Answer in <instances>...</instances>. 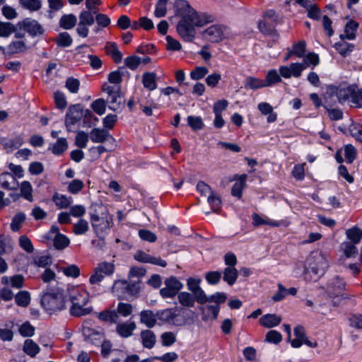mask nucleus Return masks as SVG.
Returning a JSON list of instances; mask_svg holds the SVG:
<instances>
[{
	"label": "nucleus",
	"mask_w": 362,
	"mask_h": 362,
	"mask_svg": "<svg viewBox=\"0 0 362 362\" xmlns=\"http://www.w3.org/2000/svg\"><path fill=\"white\" fill-rule=\"evenodd\" d=\"M134 258L140 262L150 263L161 267H165L167 266L166 261L161 259L160 257H153L143 251H138L135 254Z\"/></svg>",
	"instance_id": "13"
},
{
	"label": "nucleus",
	"mask_w": 362,
	"mask_h": 362,
	"mask_svg": "<svg viewBox=\"0 0 362 362\" xmlns=\"http://www.w3.org/2000/svg\"><path fill=\"white\" fill-rule=\"evenodd\" d=\"M274 27L275 25L267 20L261 21L258 23V28L261 33L264 35L279 36Z\"/></svg>",
	"instance_id": "37"
},
{
	"label": "nucleus",
	"mask_w": 362,
	"mask_h": 362,
	"mask_svg": "<svg viewBox=\"0 0 362 362\" xmlns=\"http://www.w3.org/2000/svg\"><path fill=\"white\" fill-rule=\"evenodd\" d=\"M168 2V0H158L154 11V16L156 17L162 18L166 15Z\"/></svg>",
	"instance_id": "53"
},
{
	"label": "nucleus",
	"mask_w": 362,
	"mask_h": 362,
	"mask_svg": "<svg viewBox=\"0 0 362 362\" xmlns=\"http://www.w3.org/2000/svg\"><path fill=\"white\" fill-rule=\"evenodd\" d=\"M165 286H168L176 293L183 288V284L175 276H170L165 280Z\"/></svg>",
	"instance_id": "57"
},
{
	"label": "nucleus",
	"mask_w": 362,
	"mask_h": 362,
	"mask_svg": "<svg viewBox=\"0 0 362 362\" xmlns=\"http://www.w3.org/2000/svg\"><path fill=\"white\" fill-rule=\"evenodd\" d=\"M142 83L149 90H153L157 88L156 74L153 72H145L142 76Z\"/></svg>",
	"instance_id": "30"
},
{
	"label": "nucleus",
	"mask_w": 362,
	"mask_h": 362,
	"mask_svg": "<svg viewBox=\"0 0 362 362\" xmlns=\"http://www.w3.org/2000/svg\"><path fill=\"white\" fill-rule=\"evenodd\" d=\"M33 187L28 181H23L21 184V196L29 202H32L33 198Z\"/></svg>",
	"instance_id": "47"
},
{
	"label": "nucleus",
	"mask_w": 362,
	"mask_h": 362,
	"mask_svg": "<svg viewBox=\"0 0 362 362\" xmlns=\"http://www.w3.org/2000/svg\"><path fill=\"white\" fill-rule=\"evenodd\" d=\"M293 55L298 58H302L305 56L306 52V43L301 40L294 44L291 48Z\"/></svg>",
	"instance_id": "52"
},
{
	"label": "nucleus",
	"mask_w": 362,
	"mask_h": 362,
	"mask_svg": "<svg viewBox=\"0 0 362 362\" xmlns=\"http://www.w3.org/2000/svg\"><path fill=\"white\" fill-rule=\"evenodd\" d=\"M90 221L94 231L99 235L106 233L110 229L112 218L107 216H99L98 214H90Z\"/></svg>",
	"instance_id": "10"
},
{
	"label": "nucleus",
	"mask_w": 362,
	"mask_h": 362,
	"mask_svg": "<svg viewBox=\"0 0 362 362\" xmlns=\"http://www.w3.org/2000/svg\"><path fill=\"white\" fill-rule=\"evenodd\" d=\"M358 28V23L354 21H349L345 28H344V33L340 35V37L341 40H354L356 38V32Z\"/></svg>",
	"instance_id": "22"
},
{
	"label": "nucleus",
	"mask_w": 362,
	"mask_h": 362,
	"mask_svg": "<svg viewBox=\"0 0 362 362\" xmlns=\"http://www.w3.org/2000/svg\"><path fill=\"white\" fill-rule=\"evenodd\" d=\"M89 136L93 143H104L110 139H113L109 131L104 128H93Z\"/></svg>",
	"instance_id": "15"
},
{
	"label": "nucleus",
	"mask_w": 362,
	"mask_h": 362,
	"mask_svg": "<svg viewBox=\"0 0 362 362\" xmlns=\"http://www.w3.org/2000/svg\"><path fill=\"white\" fill-rule=\"evenodd\" d=\"M141 342L143 347L151 349L156 343V334L150 329L142 330L140 333Z\"/></svg>",
	"instance_id": "18"
},
{
	"label": "nucleus",
	"mask_w": 362,
	"mask_h": 362,
	"mask_svg": "<svg viewBox=\"0 0 362 362\" xmlns=\"http://www.w3.org/2000/svg\"><path fill=\"white\" fill-rule=\"evenodd\" d=\"M106 101L103 98H98L91 103V108L98 115H102L106 110Z\"/></svg>",
	"instance_id": "55"
},
{
	"label": "nucleus",
	"mask_w": 362,
	"mask_h": 362,
	"mask_svg": "<svg viewBox=\"0 0 362 362\" xmlns=\"http://www.w3.org/2000/svg\"><path fill=\"white\" fill-rule=\"evenodd\" d=\"M163 346H170L176 341V335L172 332H165L160 335Z\"/></svg>",
	"instance_id": "59"
},
{
	"label": "nucleus",
	"mask_w": 362,
	"mask_h": 362,
	"mask_svg": "<svg viewBox=\"0 0 362 362\" xmlns=\"http://www.w3.org/2000/svg\"><path fill=\"white\" fill-rule=\"evenodd\" d=\"M25 220V215L23 212H19L16 214L11 223V228L13 231L16 232L20 230L22 226L23 223Z\"/></svg>",
	"instance_id": "49"
},
{
	"label": "nucleus",
	"mask_w": 362,
	"mask_h": 362,
	"mask_svg": "<svg viewBox=\"0 0 362 362\" xmlns=\"http://www.w3.org/2000/svg\"><path fill=\"white\" fill-rule=\"evenodd\" d=\"M173 6L175 16L180 18L177 25V32L186 42L194 40L195 27H202L214 21L210 15L199 14L186 0H175Z\"/></svg>",
	"instance_id": "1"
},
{
	"label": "nucleus",
	"mask_w": 362,
	"mask_h": 362,
	"mask_svg": "<svg viewBox=\"0 0 362 362\" xmlns=\"http://www.w3.org/2000/svg\"><path fill=\"white\" fill-rule=\"evenodd\" d=\"M20 28L27 32L30 36L36 37L44 33V28L36 21L31 18H25L18 23Z\"/></svg>",
	"instance_id": "12"
},
{
	"label": "nucleus",
	"mask_w": 362,
	"mask_h": 362,
	"mask_svg": "<svg viewBox=\"0 0 362 362\" xmlns=\"http://www.w3.org/2000/svg\"><path fill=\"white\" fill-rule=\"evenodd\" d=\"M294 335L296 338L291 341V344L293 348H299L303 344V340L306 337L304 327L297 326L294 328Z\"/></svg>",
	"instance_id": "36"
},
{
	"label": "nucleus",
	"mask_w": 362,
	"mask_h": 362,
	"mask_svg": "<svg viewBox=\"0 0 362 362\" xmlns=\"http://www.w3.org/2000/svg\"><path fill=\"white\" fill-rule=\"evenodd\" d=\"M77 22L76 16L74 14H64L59 20V25L61 28L70 30L73 28Z\"/></svg>",
	"instance_id": "34"
},
{
	"label": "nucleus",
	"mask_w": 362,
	"mask_h": 362,
	"mask_svg": "<svg viewBox=\"0 0 362 362\" xmlns=\"http://www.w3.org/2000/svg\"><path fill=\"white\" fill-rule=\"evenodd\" d=\"M221 279V273L218 271H211L205 274V279L210 285L218 284Z\"/></svg>",
	"instance_id": "58"
},
{
	"label": "nucleus",
	"mask_w": 362,
	"mask_h": 362,
	"mask_svg": "<svg viewBox=\"0 0 362 362\" xmlns=\"http://www.w3.org/2000/svg\"><path fill=\"white\" fill-rule=\"evenodd\" d=\"M188 125L194 131L202 129L204 127L202 119L197 116L187 117Z\"/></svg>",
	"instance_id": "62"
},
{
	"label": "nucleus",
	"mask_w": 362,
	"mask_h": 362,
	"mask_svg": "<svg viewBox=\"0 0 362 362\" xmlns=\"http://www.w3.org/2000/svg\"><path fill=\"white\" fill-rule=\"evenodd\" d=\"M141 63V58L136 55L129 56L124 59L125 66L133 71L136 70Z\"/></svg>",
	"instance_id": "61"
},
{
	"label": "nucleus",
	"mask_w": 362,
	"mask_h": 362,
	"mask_svg": "<svg viewBox=\"0 0 362 362\" xmlns=\"http://www.w3.org/2000/svg\"><path fill=\"white\" fill-rule=\"evenodd\" d=\"M89 230L88 222L83 219L80 218L73 226V232L74 234L79 235L85 234Z\"/></svg>",
	"instance_id": "44"
},
{
	"label": "nucleus",
	"mask_w": 362,
	"mask_h": 362,
	"mask_svg": "<svg viewBox=\"0 0 362 362\" xmlns=\"http://www.w3.org/2000/svg\"><path fill=\"white\" fill-rule=\"evenodd\" d=\"M246 175H242L234 183L231 189V194L240 199L243 195V190L246 186Z\"/></svg>",
	"instance_id": "27"
},
{
	"label": "nucleus",
	"mask_w": 362,
	"mask_h": 362,
	"mask_svg": "<svg viewBox=\"0 0 362 362\" xmlns=\"http://www.w3.org/2000/svg\"><path fill=\"white\" fill-rule=\"evenodd\" d=\"M182 308L177 307L159 310L157 311L158 320L163 324L175 327H182L187 324V318L181 313Z\"/></svg>",
	"instance_id": "5"
},
{
	"label": "nucleus",
	"mask_w": 362,
	"mask_h": 362,
	"mask_svg": "<svg viewBox=\"0 0 362 362\" xmlns=\"http://www.w3.org/2000/svg\"><path fill=\"white\" fill-rule=\"evenodd\" d=\"M327 286L335 292V296H339L346 288V282L339 276H335L329 280Z\"/></svg>",
	"instance_id": "23"
},
{
	"label": "nucleus",
	"mask_w": 362,
	"mask_h": 362,
	"mask_svg": "<svg viewBox=\"0 0 362 362\" xmlns=\"http://www.w3.org/2000/svg\"><path fill=\"white\" fill-rule=\"evenodd\" d=\"M281 76L280 75V74H278L276 69L269 70L267 74L266 78L264 81L266 87L271 86L272 85L281 82Z\"/></svg>",
	"instance_id": "45"
},
{
	"label": "nucleus",
	"mask_w": 362,
	"mask_h": 362,
	"mask_svg": "<svg viewBox=\"0 0 362 362\" xmlns=\"http://www.w3.org/2000/svg\"><path fill=\"white\" fill-rule=\"evenodd\" d=\"M128 282L124 280L115 281L112 287V292L118 298H126L128 297Z\"/></svg>",
	"instance_id": "20"
},
{
	"label": "nucleus",
	"mask_w": 362,
	"mask_h": 362,
	"mask_svg": "<svg viewBox=\"0 0 362 362\" xmlns=\"http://www.w3.org/2000/svg\"><path fill=\"white\" fill-rule=\"evenodd\" d=\"M68 148V143L65 138H59L52 147V152L54 155H61Z\"/></svg>",
	"instance_id": "42"
},
{
	"label": "nucleus",
	"mask_w": 362,
	"mask_h": 362,
	"mask_svg": "<svg viewBox=\"0 0 362 362\" xmlns=\"http://www.w3.org/2000/svg\"><path fill=\"white\" fill-rule=\"evenodd\" d=\"M177 300L180 305L187 308H192L194 305V298L192 293L182 291L177 294Z\"/></svg>",
	"instance_id": "35"
},
{
	"label": "nucleus",
	"mask_w": 362,
	"mask_h": 362,
	"mask_svg": "<svg viewBox=\"0 0 362 362\" xmlns=\"http://www.w3.org/2000/svg\"><path fill=\"white\" fill-rule=\"evenodd\" d=\"M349 131L351 135L357 141L362 142V125L358 123L352 122L349 126Z\"/></svg>",
	"instance_id": "56"
},
{
	"label": "nucleus",
	"mask_w": 362,
	"mask_h": 362,
	"mask_svg": "<svg viewBox=\"0 0 362 362\" xmlns=\"http://www.w3.org/2000/svg\"><path fill=\"white\" fill-rule=\"evenodd\" d=\"M226 27L218 24L209 26L202 32L205 40L211 43H218L225 37Z\"/></svg>",
	"instance_id": "8"
},
{
	"label": "nucleus",
	"mask_w": 362,
	"mask_h": 362,
	"mask_svg": "<svg viewBox=\"0 0 362 362\" xmlns=\"http://www.w3.org/2000/svg\"><path fill=\"white\" fill-rule=\"evenodd\" d=\"M139 316L140 322L145 325L148 329L155 327L157 323V320H158L157 312L154 313L151 310H144L141 311Z\"/></svg>",
	"instance_id": "17"
},
{
	"label": "nucleus",
	"mask_w": 362,
	"mask_h": 362,
	"mask_svg": "<svg viewBox=\"0 0 362 362\" xmlns=\"http://www.w3.org/2000/svg\"><path fill=\"white\" fill-rule=\"evenodd\" d=\"M86 322L82 327V334L84 340L94 346H99L100 343L105 339V334L103 329H95L90 327Z\"/></svg>",
	"instance_id": "7"
},
{
	"label": "nucleus",
	"mask_w": 362,
	"mask_h": 362,
	"mask_svg": "<svg viewBox=\"0 0 362 362\" xmlns=\"http://www.w3.org/2000/svg\"><path fill=\"white\" fill-rule=\"evenodd\" d=\"M84 187V183L83 181L75 179L69 182L67 190L69 192L76 194L83 189Z\"/></svg>",
	"instance_id": "64"
},
{
	"label": "nucleus",
	"mask_w": 362,
	"mask_h": 362,
	"mask_svg": "<svg viewBox=\"0 0 362 362\" xmlns=\"http://www.w3.org/2000/svg\"><path fill=\"white\" fill-rule=\"evenodd\" d=\"M119 91L111 95H108L106 100V103L109 104L108 107L113 111L120 110L122 108V103L119 100Z\"/></svg>",
	"instance_id": "41"
},
{
	"label": "nucleus",
	"mask_w": 362,
	"mask_h": 362,
	"mask_svg": "<svg viewBox=\"0 0 362 362\" xmlns=\"http://www.w3.org/2000/svg\"><path fill=\"white\" fill-rule=\"evenodd\" d=\"M305 69L306 63H291L289 66H281L279 71L281 77L284 78H290L291 76L299 78Z\"/></svg>",
	"instance_id": "9"
},
{
	"label": "nucleus",
	"mask_w": 362,
	"mask_h": 362,
	"mask_svg": "<svg viewBox=\"0 0 362 362\" xmlns=\"http://www.w3.org/2000/svg\"><path fill=\"white\" fill-rule=\"evenodd\" d=\"M281 317L275 314H267L259 319V324L265 327H273L280 324Z\"/></svg>",
	"instance_id": "24"
},
{
	"label": "nucleus",
	"mask_w": 362,
	"mask_h": 362,
	"mask_svg": "<svg viewBox=\"0 0 362 362\" xmlns=\"http://www.w3.org/2000/svg\"><path fill=\"white\" fill-rule=\"evenodd\" d=\"M52 201L58 208L67 209L73 202V198L71 197H67L66 195L56 192L52 197Z\"/></svg>",
	"instance_id": "26"
},
{
	"label": "nucleus",
	"mask_w": 362,
	"mask_h": 362,
	"mask_svg": "<svg viewBox=\"0 0 362 362\" xmlns=\"http://www.w3.org/2000/svg\"><path fill=\"white\" fill-rule=\"evenodd\" d=\"M252 224L254 226H259L262 225H268L273 227H278L280 223L276 221L270 220L268 218H262L259 214L254 213L252 215Z\"/></svg>",
	"instance_id": "33"
},
{
	"label": "nucleus",
	"mask_w": 362,
	"mask_h": 362,
	"mask_svg": "<svg viewBox=\"0 0 362 362\" xmlns=\"http://www.w3.org/2000/svg\"><path fill=\"white\" fill-rule=\"evenodd\" d=\"M72 42L71 35L66 32L59 33L57 37V45L61 47H69Z\"/></svg>",
	"instance_id": "51"
},
{
	"label": "nucleus",
	"mask_w": 362,
	"mask_h": 362,
	"mask_svg": "<svg viewBox=\"0 0 362 362\" xmlns=\"http://www.w3.org/2000/svg\"><path fill=\"white\" fill-rule=\"evenodd\" d=\"M83 115V108L80 105L70 106L65 116L66 129L69 132H74L76 125L81 121Z\"/></svg>",
	"instance_id": "6"
},
{
	"label": "nucleus",
	"mask_w": 362,
	"mask_h": 362,
	"mask_svg": "<svg viewBox=\"0 0 362 362\" xmlns=\"http://www.w3.org/2000/svg\"><path fill=\"white\" fill-rule=\"evenodd\" d=\"M98 318L103 322L116 323L119 316L115 310H105L97 314Z\"/></svg>",
	"instance_id": "31"
},
{
	"label": "nucleus",
	"mask_w": 362,
	"mask_h": 362,
	"mask_svg": "<svg viewBox=\"0 0 362 362\" xmlns=\"http://www.w3.org/2000/svg\"><path fill=\"white\" fill-rule=\"evenodd\" d=\"M101 4L100 0H86L87 10H83L80 13L79 22L76 28V33L80 37H86L88 35V27L94 24V15L98 12V6Z\"/></svg>",
	"instance_id": "3"
},
{
	"label": "nucleus",
	"mask_w": 362,
	"mask_h": 362,
	"mask_svg": "<svg viewBox=\"0 0 362 362\" xmlns=\"http://www.w3.org/2000/svg\"><path fill=\"white\" fill-rule=\"evenodd\" d=\"M95 269L105 276H111L115 272V265L112 262H102L98 264Z\"/></svg>",
	"instance_id": "40"
},
{
	"label": "nucleus",
	"mask_w": 362,
	"mask_h": 362,
	"mask_svg": "<svg viewBox=\"0 0 362 362\" xmlns=\"http://www.w3.org/2000/svg\"><path fill=\"white\" fill-rule=\"evenodd\" d=\"M23 350L25 354L31 358H34L40 352V346L30 339L25 340Z\"/></svg>",
	"instance_id": "29"
},
{
	"label": "nucleus",
	"mask_w": 362,
	"mask_h": 362,
	"mask_svg": "<svg viewBox=\"0 0 362 362\" xmlns=\"http://www.w3.org/2000/svg\"><path fill=\"white\" fill-rule=\"evenodd\" d=\"M199 310L202 313V319L203 321L206 322L209 320H214L218 315L220 306L218 305L202 306L199 308Z\"/></svg>",
	"instance_id": "16"
},
{
	"label": "nucleus",
	"mask_w": 362,
	"mask_h": 362,
	"mask_svg": "<svg viewBox=\"0 0 362 362\" xmlns=\"http://www.w3.org/2000/svg\"><path fill=\"white\" fill-rule=\"evenodd\" d=\"M41 305L49 315L56 314L66 308L63 290L59 288H47L41 296Z\"/></svg>",
	"instance_id": "2"
},
{
	"label": "nucleus",
	"mask_w": 362,
	"mask_h": 362,
	"mask_svg": "<svg viewBox=\"0 0 362 362\" xmlns=\"http://www.w3.org/2000/svg\"><path fill=\"white\" fill-rule=\"evenodd\" d=\"M308 267L305 269V279L309 272L315 275V281L322 276L329 267L327 255L321 251H314L310 253L308 259Z\"/></svg>",
	"instance_id": "4"
},
{
	"label": "nucleus",
	"mask_w": 362,
	"mask_h": 362,
	"mask_svg": "<svg viewBox=\"0 0 362 362\" xmlns=\"http://www.w3.org/2000/svg\"><path fill=\"white\" fill-rule=\"evenodd\" d=\"M15 301L18 306L27 307L30 302V293L26 291L18 292L15 296Z\"/></svg>",
	"instance_id": "46"
},
{
	"label": "nucleus",
	"mask_w": 362,
	"mask_h": 362,
	"mask_svg": "<svg viewBox=\"0 0 362 362\" xmlns=\"http://www.w3.org/2000/svg\"><path fill=\"white\" fill-rule=\"evenodd\" d=\"M89 300L88 293H82L80 301L78 303H72L70 308V314L75 317H81L86 315L92 311V308H84Z\"/></svg>",
	"instance_id": "11"
},
{
	"label": "nucleus",
	"mask_w": 362,
	"mask_h": 362,
	"mask_svg": "<svg viewBox=\"0 0 362 362\" xmlns=\"http://www.w3.org/2000/svg\"><path fill=\"white\" fill-rule=\"evenodd\" d=\"M245 87L246 88L255 90L266 87L264 81L253 77L248 76L245 81Z\"/></svg>",
	"instance_id": "38"
},
{
	"label": "nucleus",
	"mask_w": 362,
	"mask_h": 362,
	"mask_svg": "<svg viewBox=\"0 0 362 362\" xmlns=\"http://www.w3.org/2000/svg\"><path fill=\"white\" fill-rule=\"evenodd\" d=\"M97 25L93 28L95 33H98L103 28H107L111 23L110 17L102 13H96L94 15Z\"/></svg>",
	"instance_id": "21"
},
{
	"label": "nucleus",
	"mask_w": 362,
	"mask_h": 362,
	"mask_svg": "<svg viewBox=\"0 0 362 362\" xmlns=\"http://www.w3.org/2000/svg\"><path fill=\"white\" fill-rule=\"evenodd\" d=\"M16 30V28L11 23L0 21V37H8Z\"/></svg>",
	"instance_id": "50"
},
{
	"label": "nucleus",
	"mask_w": 362,
	"mask_h": 362,
	"mask_svg": "<svg viewBox=\"0 0 362 362\" xmlns=\"http://www.w3.org/2000/svg\"><path fill=\"white\" fill-rule=\"evenodd\" d=\"M16 178L10 173L5 172L0 175V187L8 190L16 189V187H11V184H15Z\"/></svg>",
	"instance_id": "28"
},
{
	"label": "nucleus",
	"mask_w": 362,
	"mask_h": 362,
	"mask_svg": "<svg viewBox=\"0 0 362 362\" xmlns=\"http://www.w3.org/2000/svg\"><path fill=\"white\" fill-rule=\"evenodd\" d=\"M133 312V306L127 303H119L117 308L116 313L122 317H127L129 316Z\"/></svg>",
	"instance_id": "54"
},
{
	"label": "nucleus",
	"mask_w": 362,
	"mask_h": 362,
	"mask_svg": "<svg viewBox=\"0 0 362 362\" xmlns=\"http://www.w3.org/2000/svg\"><path fill=\"white\" fill-rule=\"evenodd\" d=\"M23 138L21 135H16L10 139L2 138L0 139V144L4 146L7 153H11L15 149L18 148L23 144Z\"/></svg>",
	"instance_id": "14"
},
{
	"label": "nucleus",
	"mask_w": 362,
	"mask_h": 362,
	"mask_svg": "<svg viewBox=\"0 0 362 362\" xmlns=\"http://www.w3.org/2000/svg\"><path fill=\"white\" fill-rule=\"evenodd\" d=\"M238 277V271L235 267H226L223 271V281L233 286Z\"/></svg>",
	"instance_id": "32"
},
{
	"label": "nucleus",
	"mask_w": 362,
	"mask_h": 362,
	"mask_svg": "<svg viewBox=\"0 0 362 362\" xmlns=\"http://www.w3.org/2000/svg\"><path fill=\"white\" fill-rule=\"evenodd\" d=\"M209 72V69L206 66H197L190 73L192 79L198 81L203 78Z\"/></svg>",
	"instance_id": "63"
},
{
	"label": "nucleus",
	"mask_w": 362,
	"mask_h": 362,
	"mask_svg": "<svg viewBox=\"0 0 362 362\" xmlns=\"http://www.w3.org/2000/svg\"><path fill=\"white\" fill-rule=\"evenodd\" d=\"M348 238L354 243L358 244L361 239V231L357 228L348 229L346 232Z\"/></svg>",
	"instance_id": "60"
},
{
	"label": "nucleus",
	"mask_w": 362,
	"mask_h": 362,
	"mask_svg": "<svg viewBox=\"0 0 362 362\" xmlns=\"http://www.w3.org/2000/svg\"><path fill=\"white\" fill-rule=\"evenodd\" d=\"M334 47L341 56L346 57L353 51L354 45L342 40V41L335 43Z\"/></svg>",
	"instance_id": "43"
},
{
	"label": "nucleus",
	"mask_w": 362,
	"mask_h": 362,
	"mask_svg": "<svg viewBox=\"0 0 362 362\" xmlns=\"http://www.w3.org/2000/svg\"><path fill=\"white\" fill-rule=\"evenodd\" d=\"M354 86H347L345 88H340L337 91V97L339 103L343 104L348 100H352L353 94L354 93Z\"/></svg>",
	"instance_id": "25"
},
{
	"label": "nucleus",
	"mask_w": 362,
	"mask_h": 362,
	"mask_svg": "<svg viewBox=\"0 0 362 362\" xmlns=\"http://www.w3.org/2000/svg\"><path fill=\"white\" fill-rule=\"evenodd\" d=\"M136 324L134 322H125L119 323L116 326L117 333L123 338L130 337L133 334V332L136 329Z\"/></svg>",
	"instance_id": "19"
},
{
	"label": "nucleus",
	"mask_w": 362,
	"mask_h": 362,
	"mask_svg": "<svg viewBox=\"0 0 362 362\" xmlns=\"http://www.w3.org/2000/svg\"><path fill=\"white\" fill-rule=\"evenodd\" d=\"M207 201L213 212L218 213L221 209V199L217 193L214 192L209 194Z\"/></svg>",
	"instance_id": "39"
},
{
	"label": "nucleus",
	"mask_w": 362,
	"mask_h": 362,
	"mask_svg": "<svg viewBox=\"0 0 362 362\" xmlns=\"http://www.w3.org/2000/svg\"><path fill=\"white\" fill-rule=\"evenodd\" d=\"M69 239L62 233L56 235L54 238V245L57 250H64L69 246Z\"/></svg>",
	"instance_id": "48"
}]
</instances>
